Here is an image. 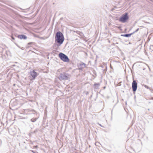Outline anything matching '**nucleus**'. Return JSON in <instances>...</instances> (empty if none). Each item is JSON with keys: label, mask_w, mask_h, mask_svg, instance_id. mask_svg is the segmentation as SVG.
<instances>
[{"label": "nucleus", "mask_w": 153, "mask_h": 153, "mask_svg": "<svg viewBox=\"0 0 153 153\" xmlns=\"http://www.w3.org/2000/svg\"><path fill=\"white\" fill-rule=\"evenodd\" d=\"M104 66H105V68L104 69H102V70L103 73L105 74L106 72L107 71V66L106 65H105Z\"/></svg>", "instance_id": "nucleus-10"}, {"label": "nucleus", "mask_w": 153, "mask_h": 153, "mask_svg": "<svg viewBox=\"0 0 153 153\" xmlns=\"http://www.w3.org/2000/svg\"><path fill=\"white\" fill-rule=\"evenodd\" d=\"M11 39H12V41H13V40H15V38L13 37V36H11Z\"/></svg>", "instance_id": "nucleus-16"}, {"label": "nucleus", "mask_w": 153, "mask_h": 153, "mask_svg": "<svg viewBox=\"0 0 153 153\" xmlns=\"http://www.w3.org/2000/svg\"><path fill=\"white\" fill-rule=\"evenodd\" d=\"M11 62H10V63ZM15 65H11V64L10 63V69H11V68H12V66H15Z\"/></svg>", "instance_id": "nucleus-14"}, {"label": "nucleus", "mask_w": 153, "mask_h": 153, "mask_svg": "<svg viewBox=\"0 0 153 153\" xmlns=\"http://www.w3.org/2000/svg\"><path fill=\"white\" fill-rule=\"evenodd\" d=\"M59 58L64 62H68L70 61L68 56L62 53H60L58 55Z\"/></svg>", "instance_id": "nucleus-2"}, {"label": "nucleus", "mask_w": 153, "mask_h": 153, "mask_svg": "<svg viewBox=\"0 0 153 153\" xmlns=\"http://www.w3.org/2000/svg\"><path fill=\"white\" fill-rule=\"evenodd\" d=\"M144 87H145V88H147V89H149V87L147 85H144Z\"/></svg>", "instance_id": "nucleus-15"}, {"label": "nucleus", "mask_w": 153, "mask_h": 153, "mask_svg": "<svg viewBox=\"0 0 153 153\" xmlns=\"http://www.w3.org/2000/svg\"><path fill=\"white\" fill-rule=\"evenodd\" d=\"M98 124H99V125L100 126H101V127H104V126H102L101 124H99V123H98Z\"/></svg>", "instance_id": "nucleus-20"}, {"label": "nucleus", "mask_w": 153, "mask_h": 153, "mask_svg": "<svg viewBox=\"0 0 153 153\" xmlns=\"http://www.w3.org/2000/svg\"><path fill=\"white\" fill-rule=\"evenodd\" d=\"M129 17L127 13H125L120 17L119 20L123 23L126 22L129 19Z\"/></svg>", "instance_id": "nucleus-3"}, {"label": "nucleus", "mask_w": 153, "mask_h": 153, "mask_svg": "<svg viewBox=\"0 0 153 153\" xmlns=\"http://www.w3.org/2000/svg\"><path fill=\"white\" fill-rule=\"evenodd\" d=\"M105 88H106V87H105V86H104V87H103V88H104V89H105Z\"/></svg>", "instance_id": "nucleus-23"}, {"label": "nucleus", "mask_w": 153, "mask_h": 153, "mask_svg": "<svg viewBox=\"0 0 153 153\" xmlns=\"http://www.w3.org/2000/svg\"><path fill=\"white\" fill-rule=\"evenodd\" d=\"M151 99L152 100H153V97H151Z\"/></svg>", "instance_id": "nucleus-22"}, {"label": "nucleus", "mask_w": 153, "mask_h": 153, "mask_svg": "<svg viewBox=\"0 0 153 153\" xmlns=\"http://www.w3.org/2000/svg\"><path fill=\"white\" fill-rule=\"evenodd\" d=\"M10 109H11V107H10Z\"/></svg>", "instance_id": "nucleus-29"}, {"label": "nucleus", "mask_w": 153, "mask_h": 153, "mask_svg": "<svg viewBox=\"0 0 153 153\" xmlns=\"http://www.w3.org/2000/svg\"><path fill=\"white\" fill-rule=\"evenodd\" d=\"M17 37L20 39H26L27 38V36L24 34L19 35L17 36Z\"/></svg>", "instance_id": "nucleus-7"}, {"label": "nucleus", "mask_w": 153, "mask_h": 153, "mask_svg": "<svg viewBox=\"0 0 153 153\" xmlns=\"http://www.w3.org/2000/svg\"><path fill=\"white\" fill-rule=\"evenodd\" d=\"M84 68V67H81L80 68H79V69L80 70H82L83 68Z\"/></svg>", "instance_id": "nucleus-18"}, {"label": "nucleus", "mask_w": 153, "mask_h": 153, "mask_svg": "<svg viewBox=\"0 0 153 153\" xmlns=\"http://www.w3.org/2000/svg\"><path fill=\"white\" fill-rule=\"evenodd\" d=\"M10 29L12 27L10 25Z\"/></svg>", "instance_id": "nucleus-26"}, {"label": "nucleus", "mask_w": 153, "mask_h": 153, "mask_svg": "<svg viewBox=\"0 0 153 153\" xmlns=\"http://www.w3.org/2000/svg\"><path fill=\"white\" fill-rule=\"evenodd\" d=\"M101 67L102 68L104 67L103 66V65H101Z\"/></svg>", "instance_id": "nucleus-21"}, {"label": "nucleus", "mask_w": 153, "mask_h": 153, "mask_svg": "<svg viewBox=\"0 0 153 153\" xmlns=\"http://www.w3.org/2000/svg\"><path fill=\"white\" fill-rule=\"evenodd\" d=\"M131 28L130 29V30H131Z\"/></svg>", "instance_id": "nucleus-28"}, {"label": "nucleus", "mask_w": 153, "mask_h": 153, "mask_svg": "<svg viewBox=\"0 0 153 153\" xmlns=\"http://www.w3.org/2000/svg\"><path fill=\"white\" fill-rule=\"evenodd\" d=\"M132 35V34L131 33H127L124 34H121V36L126 37H130Z\"/></svg>", "instance_id": "nucleus-8"}, {"label": "nucleus", "mask_w": 153, "mask_h": 153, "mask_svg": "<svg viewBox=\"0 0 153 153\" xmlns=\"http://www.w3.org/2000/svg\"><path fill=\"white\" fill-rule=\"evenodd\" d=\"M31 80H34L38 76V74L34 70L30 71V72Z\"/></svg>", "instance_id": "nucleus-5"}, {"label": "nucleus", "mask_w": 153, "mask_h": 153, "mask_svg": "<svg viewBox=\"0 0 153 153\" xmlns=\"http://www.w3.org/2000/svg\"><path fill=\"white\" fill-rule=\"evenodd\" d=\"M100 85V84L99 83H95L94 85V88L95 89H97L98 88Z\"/></svg>", "instance_id": "nucleus-9"}, {"label": "nucleus", "mask_w": 153, "mask_h": 153, "mask_svg": "<svg viewBox=\"0 0 153 153\" xmlns=\"http://www.w3.org/2000/svg\"><path fill=\"white\" fill-rule=\"evenodd\" d=\"M69 74H68L62 72L60 74L59 76V79L60 80H68L69 79Z\"/></svg>", "instance_id": "nucleus-4"}, {"label": "nucleus", "mask_w": 153, "mask_h": 153, "mask_svg": "<svg viewBox=\"0 0 153 153\" xmlns=\"http://www.w3.org/2000/svg\"><path fill=\"white\" fill-rule=\"evenodd\" d=\"M11 121H10V123H11ZM13 122H12V123H11L12 124H13Z\"/></svg>", "instance_id": "nucleus-24"}, {"label": "nucleus", "mask_w": 153, "mask_h": 153, "mask_svg": "<svg viewBox=\"0 0 153 153\" xmlns=\"http://www.w3.org/2000/svg\"><path fill=\"white\" fill-rule=\"evenodd\" d=\"M137 83L135 80H133L132 83V87L133 93L135 94V91L137 90Z\"/></svg>", "instance_id": "nucleus-6"}, {"label": "nucleus", "mask_w": 153, "mask_h": 153, "mask_svg": "<svg viewBox=\"0 0 153 153\" xmlns=\"http://www.w3.org/2000/svg\"><path fill=\"white\" fill-rule=\"evenodd\" d=\"M151 102V101H149V102H149V103H150Z\"/></svg>", "instance_id": "nucleus-25"}, {"label": "nucleus", "mask_w": 153, "mask_h": 153, "mask_svg": "<svg viewBox=\"0 0 153 153\" xmlns=\"http://www.w3.org/2000/svg\"><path fill=\"white\" fill-rule=\"evenodd\" d=\"M139 28H137L135 31L133 32L132 33H131L132 34V35L134 33H135L137 32L138 30H139Z\"/></svg>", "instance_id": "nucleus-13"}, {"label": "nucleus", "mask_w": 153, "mask_h": 153, "mask_svg": "<svg viewBox=\"0 0 153 153\" xmlns=\"http://www.w3.org/2000/svg\"><path fill=\"white\" fill-rule=\"evenodd\" d=\"M37 118H32L30 120V121L32 122H35L37 120Z\"/></svg>", "instance_id": "nucleus-11"}, {"label": "nucleus", "mask_w": 153, "mask_h": 153, "mask_svg": "<svg viewBox=\"0 0 153 153\" xmlns=\"http://www.w3.org/2000/svg\"><path fill=\"white\" fill-rule=\"evenodd\" d=\"M148 111H149L150 109H149H149H148Z\"/></svg>", "instance_id": "nucleus-27"}, {"label": "nucleus", "mask_w": 153, "mask_h": 153, "mask_svg": "<svg viewBox=\"0 0 153 153\" xmlns=\"http://www.w3.org/2000/svg\"><path fill=\"white\" fill-rule=\"evenodd\" d=\"M80 66H84V67H84V68H85V66H86V64H85V63H83V62H81L80 64Z\"/></svg>", "instance_id": "nucleus-12"}, {"label": "nucleus", "mask_w": 153, "mask_h": 153, "mask_svg": "<svg viewBox=\"0 0 153 153\" xmlns=\"http://www.w3.org/2000/svg\"><path fill=\"white\" fill-rule=\"evenodd\" d=\"M33 43L32 42H30L28 43L27 45H30L31 44H32Z\"/></svg>", "instance_id": "nucleus-17"}, {"label": "nucleus", "mask_w": 153, "mask_h": 153, "mask_svg": "<svg viewBox=\"0 0 153 153\" xmlns=\"http://www.w3.org/2000/svg\"><path fill=\"white\" fill-rule=\"evenodd\" d=\"M63 34L60 31H57L55 36V43L54 45L59 47L62 44L64 41Z\"/></svg>", "instance_id": "nucleus-1"}, {"label": "nucleus", "mask_w": 153, "mask_h": 153, "mask_svg": "<svg viewBox=\"0 0 153 153\" xmlns=\"http://www.w3.org/2000/svg\"><path fill=\"white\" fill-rule=\"evenodd\" d=\"M12 131L13 132H15L16 131V129H14L13 130H12Z\"/></svg>", "instance_id": "nucleus-19"}]
</instances>
